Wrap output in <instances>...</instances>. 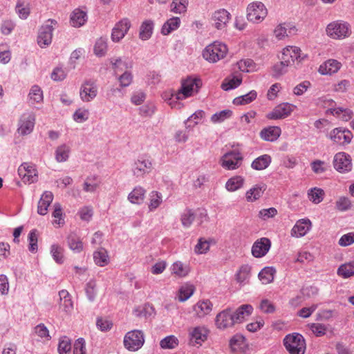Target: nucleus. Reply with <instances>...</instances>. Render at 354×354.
<instances>
[{"label": "nucleus", "instance_id": "f257e3e1", "mask_svg": "<svg viewBox=\"0 0 354 354\" xmlns=\"http://www.w3.org/2000/svg\"><path fill=\"white\" fill-rule=\"evenodd\" d=\"M253 311V307L250 304H243L233 310L227 308L217 314L215 318V325L220 330L233 327L245 320Z\"/></svg>", "mask_w": 354, "mask_h": 354}, {"label": "nucleus", "instance_id": "f03ea898", "mask_svg": "<svg viewBox=\"0 0 354 354\" xmlns=\"http://www.w3.org/2000/svg\"><path fill=\"white\" fill-rule=\"evenodd\" d=\"M202 82L201 79L197 77H189L183 81L181 88L178 93L171 95L170 100L174 99L179 100H184L188 97L193 95L198 91L201 88Z\"/></svg>", "mask_w": 354, "mask_h": 354}, {"label": "nucleus", "instance_id": "7ed1b4c3", "mask_svg": "<svg viewBox=\"0 0 354 354\" xmlns=\"http://www.w3.org/2000/svg\"><path fill=\"white\" fill-rule=\"evenodd\" d=\"M326 32L333 39H344L348 37L352 32L351 25L341 20L330 23L326 26Z\"/></svg>", "mask_w": 354, "mask_h": 354}, {"label": "nucleus", "instance_id": "20e7f679", "mask_svg": "<svg viewBox=\"0 0 354 354\" xmlns=\"http://www.w3.org/2000/svg\"><path fill=\"white\" fill-rule=\"evenodd\" d=\"M283 344L290 354H304L306 351L305 339L299 333L287 335L283 339Z\"/></svg>", "mask_w": 354, "mask_h": 354}, {"label": "nucleus", "instance_id": "39448f33", "mask_svg": "<svg viewBox=\"0 0 354 354\" xmlns=\"http://www.w3.org/2000/svg\"><path fill=\"white\" fill-rule=\"evenodd\" d=\"M227 53L225 44L215 41L207 46L203 52V57L209 62H216L223 59Z\"/></svg>", "mask_w": 354, "mask_h": 354}, {"label": "nucleus", "instance_id": "423d86ee", "mask_svg": "<svg viewBox=\"0 0 354 354\" xmlns=\"http://www.w3.org/2000/svg\"><path fill=\"white\" fill-rule=\"evenodd\" d=\"M124 346L130 351L139 350L145 343L143 332L140 330H133L126 333L124 337Z\"/></svg>", "mask_w": 354, "mask_h": 354}, {"label": "nucleus", "instance_id": "0eeeda50", "mask_svg": "<svg viewBox=\"0 0 354 354\" xmlns=\"http://www.w3.org/2000/svg\"><path fill=\"white\" fill-rule=\"evenodd\" d=\"M57 24L56 20L49 19L41 26L37 37V43L41 48H45L51 44L53 32Z\"/></svg>", "mask_w": 354, "mask_h": 354}, {"label": "nucleus", "instance_id": "6e6552de", "mask_svg": "<svg viewBox=\"0 0 354 354\" xmlns=\"http://www.w3.org/2000/svg\"><path fill=\"white\" fill-rule=\"evenodd\" d=\"M268 10L265 5L260 1L250 3L247 8V19L253 23L261 22L267 16Z\"/></svg>", "mask_w": 354, "mask_h": 354}, {"label": "nucleus", "instance_id": "1a4fd4ad", "mask_svg": "<svg viewBox=\"0 0 354 354\" xmlns=\"http://www.w3.org/2000/svg\"><path fill=\"white\" fill-rule=\"evenodd\" d=\"M326 137L335 144L346 145L351 142L353 133L348 129L337 127L330 131Z\"/></svg>", "mask_w": 354, "mask_h": 354}, {"label": "nucleus", "instance_id": "9d476101", "mask_svg": "<svg viewBox=\"0 0 354 354\" xmlns=\"http://www.w3.org/2000/svg\"><path fill=\"white\" fill-rule=\"evenodd\" d=\"M242 160L243 156L239 151H231L221 158L220 164L225 169L234 170L241 165Z\"/></svg>", "mask_w": 354, "mask_h": 354}, {"label": "nucleus", "instance_id": "9b49d317", "mask_svg": "<svg viewBox=\"0 0 354 354\" xmlns=\"http://www.w3.org/2000/svg\"><path fill=\"white\" fill-rule=\"evenodd\" d=\"M35 124V115L32 112L24 113L18 121L17 132L21 136L32 133Z\"/></svg>", "mask_w": 354, "mask_h": 354}, {"label": "nucleus", "instance_id": "f8f14e48", "mask_svg": "<svg viewBox=\"0 0 354 354\" xmlns=\"http://www.w3.org/2000/svg\"><path fill=\"white\" fill-rule=\"evenodd\" d=\"M18 174L24 183H33L37 180V172L35 165L24 162L18 169Z\"/></svg>", "mask_w": 354, "mask_h": 354}, {"label": "nucleus", "instance_id": "ddd939ff", "mask_svg": "<svg viewBox=\"0 0 354 354\" xmlns=\"http://www.w3.org/2000/svg\"><path fill=\"white\" fill-rule=\"evenodd\" d=\"M333 165L335 169L341 173L351 171L352 164L350 156L344 152L337 153L334 157Z\"/></svg>", "mask_w": 354, "mask_h": 354}, {"label": "nucleus", "instance_id": "4468645a", "mask_svg": "<svg viewBox=\"0 0 354 354\" xmlns=\"http://www.w3.org/2000/svg\"><path fill=\"white\" fill-rule=\"evenodd\" d=\"M230 19V13L223 8L216 10L212 16L213 25L218 30L225 29Z\"/></svg>", "mask_w": 354, "mask_h": 354}, {"label": "nucleus", "instance_id": "2eb2a0df", "mask_svg": "<svg viewBox=\"0 0 354 354\" xmlns=\"http://www.w3.org/2000/svg\"><path fill=\"white\" fill-rule=\"evenodd\" d=\"M294 105L289 103H282L277 106L271 112L268 113L267 118L271 120H279L288 117L293 111Z\"/></svg>", "mask_w": 354, "mask_h": 354}, {"label": "nucleus", "instance_id": "dca6fc26", "mask_svg": "<svg viewBox=\"0 0 354 354\" xmlns=\"http://www.w3.org/2000/svg\"><path fill=\"white\" fill-rule=\"evenodd\" d=\"M97 88L92 81L84 82L80 88V95L83 102H88L92 101L97 95Z\"/></svg>", "mask_w": 354, "mask_h": 354}, {"label": "nucleus", "instance_id": "f3484780", "mask_svg": "<svg viewBox=\"0 0 354 354\" xmlns=\"http://www.w3.org/2000/svg\"><path fill=\"white\" fill-rule=\"evenodd\" d=\"M151 168L152 163L151 160L145 157H140L135 161L132 171L135 176L143 177L151 171Z\"/></svg>", "mask_w": 354, "mask_h": 354}, {"label": "nucleus", "instance_id": "a211bd4d", "mask_svg": "<svg viewBox=\"0 0 354 354\" xmlns=\"http://www.w3.org/2000/svg\"><path fill=\"white\" fill-rule=\"evenodd\" d=\"M130 27L131 23L128 19H123L117 23L112 30V41L114 42H118L125 36Z\"/></svg>", "mask_w": 354, "mask_h": 354}, {"label": "nucleus", "instance_id": "6ab92c4d", "mask_svg": "<svg viewBox=\"0 0 354 354\" xmlns=\"http://www.w3.org/2000/svg\"><path fill=\"white\" fill-rule=\"evenodd\" d=\"M281 59L283 60L288 65L294 63L295 61L300 62L303 59L301 57V50L296 46H288L285 48L281 54Z\"/></svg>", "mask_w": 354, "mask_h": 354}, {"label": "nucleus", "instance_id": "aec40b11", "mask_svg": "<svg viewBox=\"0 0 354 354\" xmlns=\"http://www.w3.org/2000/svg\"><path fill=\"white\" fill-rule=\"evenodd\" d=\"M270 245L271 243L268 239L261 238L254 243L252 247V254L254 257H262L269 251Z\"/></svg>", "mask_w": 354, "mask_h": 354}, {"label": "nucleus", "instance_id": "412c9836", "mask_svg": "<svg viewBox=\"0 0 354 354\" xmlns=\"http://www.w3.org/2000/svg\"><path fill=\"white\" fill-rule=\"evenodd\" d=\"M209 330L204 326H196L189 330L190 341L201 345L207 338Z\"/></svg>", "mask_w": 354, "mask_h": 354}, {"label": "nucleus", "instance_id": "4be33fe9", "mask_svg": "<svg viewBox=\"0 0 354 354\" xmlns=\"http://www.w3.org/2000/svg\"><path fill=\"white\" fill-rule=\"evenodd\" d=\"M311 226L312 223L308 218L299 219L291 230V235L296 237L304 236L310 230Z\"/></svg>", "mask_w": 354, "mask_h": 354}, {"label": "nucleus", "instance_id": "5701e85b", "mask_svg": "<svg viewBox=\"0 0 354 354\" xmlns=\"http://www.w3.org/2000/svg\"><path fill=\"white\" fill-rule=\"evenodd\" d=\"M212 307L213 304L209 300H202L193 306V310L196 317L203 318L211 313Z\"/></svg>", "mask_w": 354, "mask_h": 354}, {"label": "nucleus", "instance_id": "b1692460", "mask_svg": "<svg viewBox=\"0 0 354 354\" xmlns=\"http://www.w3.org/2000/svg\"><path fill=\"white\" fill-rule=\"evenodd\" d=\"M230 347L232 352L244 353L248 348L245 337L239 333L234 335L230 340Z\"/></svg>", "mask_w": 354, "mask_h": 354}, {"label": "nucleus", "instance_id": "393cba45", "mask_svg": "<svg viewBox=\"0 0 354 354\" xmlns=\"http://www.w3.org/2000/svg\"><path fill=\"white\" fill-rule=\"evenodd\" d=\"M342 64L336 59H330L319 66V72L322 75H331L337 73Z\"/></svg>", "mask_w": 354, "mask_h": 354}, {"label": "nucleus", "instance_id": "a878e982", "mask_svg": "<svg viewBox=\"0 0 354 354\" xmlns=\"http://www.w3.org/2000/svg\"><path fill=\"white\" fill-rule=\"evenodd\" d=\"M59 308L66 313H70L73 309V303L71 296L66 290H62L59 292Z\"/></svg>", "mask_w": 354, "mask_h": 354}, {"label": "nucleus", "instance_id": "bb28decb", "mask_svg": "<svg viewBox=\"0 0 354 354\" xmlns=\"http://www.w3.org/2000/svg\"><path fill=\"white\" fill-rule=\"evenodd\" d=\"M281 133V129L279 127H269L263 129L260 131V137L263 140L268 142H273L277 140Z\"/></svg>", "mask_w": 354, "mask_h": 354}, {"label": "nucleus", "instance_id": "cd10ccee", "mask_svg": "<svg viewBox=\"0 0 354 354\" xmlns=\"http://www.w3.org/2000/svg\"><path fill=\"white\" fill-rule=\"evenodd\" d=\"M53 200V194L51 192L46 191L42 194L37 207V212L40 215H46L47 214L48 207Z\"/></svg>", "mask_w": 354, "mask_h": 354}, {"label": "nucleus", "instance_id": "c85d7f7f", "mask_svg": "<svg viewBox=\"0 0 354 354\" xmlns=\"http://www.w3.org/2000/svg\"><path fill=\"white\" fill-rule=\"evenodd\" d=\"M86 20V12L79 8L75 9L71 15L70 22L73 27H80L83 26Z\"/></svg>", "mask_w": 354, "mask_h": 354}, {"label": "nucleus", "instance_id": "c756f323", "mask_svg": "<svg viewBox=\"0 0 354 354\" xmlns=\"http://www.w3.org/2000/svg\"><path fill=\"white\" fill-rule=\"evenodd\" d=\"M146 190L141 186H136L128 195V200L132 204L142 203L145 197Z\"/></svg>", "mask_w": 354, "mask_h": 354}, {"label": "nucleus", "instance_id": "7c9ffc66", "mask_svg": "<svg viewBox=\"0 0 354 354\" xmlns=\"http://www.w3.org/2000/svg\"><path fill=\"white\" fill-rule=\"evenodd\" d=\"M266 185H256L248 191H247L245 194L246 200L248 202H254L259 199L264 191L266 190Z\"/></svg>", "mask_w": 354, "mask_h": 354}, {"label": "nucleus", "instance_id": "2f4dec72", "mask_svg": "<svg viewBox=\"0 0 354 354\" xmlns=\"http://www.w3.org/2000/svg\"><path fill=\"white\" fill-rule=\"evenodd\" d=\"M71 153V148L66 144L58 146L55 151V158L57 162H64L68 160Z\"/></svg>", "mask_w": 354, "mask_h": 354}, {"label": "nucleus", "instance_id": "473e14b6", "mask_svg": "<svg viewBox=\"0 0 354 354\" xmlns=\"http://www.w3.org/2000/svg\"><path fill=\"white\" fill-rule=\"evenodd\" d=\"M180 24V19L179 17H173L169 19L162 26L161 32L164 35L170 34L172 31L178 28Z\"/></svg>", "mask_w": 354, "mask_h": 354}, {"label": "nucleus", "instance_id": "72a5a7b5", "mask_svg": "<svg viewBox=\"0 0 354 354\" xmlns=\"http://www.w3.org/2000/svg\"><path fill=\"white\" fill-rule=\"evenodd\" d=\"M271 157L268 154L260 156L253 160L251 167L255 170L265 169L271 163Z\"/></svg>", "mask_w": 354, "mask_h": 354}, {"label": "nucleus", "instance_id": "f704fd0d", "mask_svg": "<svg viewBox=\"0 0 354 354\" xmlns=\"http://www.w3.org/2000/svg\"><path fill=\"white\" fill-rule=\"evenodd\" d=\"M276 270L273 267H266L259 273V279L263 284H268L274 280Z\"/></svg>", "mask_w": 354, "mask_h": 354}, {"label": "nucleus", "instance_id": "c9c22d12", "mask_svg": "<svg viewBox=\"0 0 354 354\" xmlns=\"http://www.w3.org/2000/svg\"><path fill=\"white\" fill-rule=\"evenodd\" d=\"M171 272L178 277H184L189 272V267L181 261H176L172 264Z\"/></svg>", "mask_w": 354, "mask_h": 354}, {"label": "nucleus", "instance_id": "e433bc0d", "mask_svg": "<svg viewBox=\"0 0 354 354\" xmlns=\"http://www.w3.org/2000/svg\"><path fill=\"white\" fill-rule=\"evenodd\" d=\"M149 197L148 208L149 211L152 212L156 209L162 203V195L157 191H152L150 192Z\"/></svg>", "mask_w": 354, "mask_h": 354}, {"label": "nucleus", "instance_id": "4c0bfd02", "mask_svg": "<svg viewBox=\"0 0 354 354\" xmlns=\"http://www.w3.org/2000/svg\"><path fill=\"white\" fill-rule=\"evenodd\" d=\"M244 184V178L240 176L230 178L225 184V188L229 192H235L241 188Z\"/></svg>", "mask_w": 354, "mask_h": 354}, {"label": "nucleus", "instance_id": "58836bf2", "mask_svg": "<svg viewBox=\"0 0 354 354\" xmlns=\"http://www.w3.org/2000/svg\"><path fill=\"white\" fill-rule=\"evenodd\" d=\"M153 23L151 20L145 21L140 29V38L142 40L149 39L153 32Z\"/></svg>", "mask_w": 354, "mask_h": 354}, {"label": "nucleus", "instance_id": "ea45409f", "mask_svg": "<svg viewBox=\"0 0 354 354\" xmlns=\"http://www.w3.org/2000/svg\"><path fill=\"white\" fill-rule=\"evenodd\" d=\"M257 97V93L255 91H250L245 95L237 97L234 99L233 103L235 105H244L248 104L254 101Z\"/></svg>", "mask_w": 354, "mask_h": 354}, {"label": "nucleus", "instance_id": "a19ab883", "mask_svg": "<svg viewBox=\"0 0 354 354\" xmlns=\"http://www.w3.org/2000/svg\"><path fill=\"white\" fill-rule=\"evenodd\" d=\"M68 245L74 252L79 253L83 250V243L80 239L75 234H71L68 237Z\"/></svg>", "mask_w": 354, "mask_h": 354}, {"label": "nucleus", "instance_id": "79ce46f5", "mask_svg": "<svg viewBox=\"0 0 354 354\" xmlns=\"http://www.w3.org/2000/svg\"><path fill=\"white\" fill-rule=\"evenodd\" d=\"M194 287L192 284H185L178 290V300L181 302L187 300L194 292Z\"/></svg>", "mask_w": 354, "mask_h": 354}, {"label": "nucleus", "instance_id": "37998d69", "mask_svg": "<svg viewBox=\"0 0 354 354\" xmlns=\"http://www.w3.org/2000/svg\"><path fill=\"white\" fill-rule=\"evenodd\" d=\"M251 268L248 265H243L236 274V280L240 284L245 283L250 278Z\"/></svg>", "mask_w": 354, "mask_h": 354}, {"label": "nucleus", "instance_id": "c03bdc74", "mask_svg": "<svg viewBox=\"0 0 354 354\" xmlns=\"http://www.w3.org/2000/svg\"><path fill=\"white\" fill-rule=\"evenodd\" d=\"M28 96L29 102L32 104L43 101V92L41 88L37 85H34L31 87Z\"/></svg>", "mask_w": 354, "mask_h": 354}, {"label": "nucleus", "instance_id": "a18cd8bd", "mask_svg": "<svg viewBox=\"0 0 354 354\" xmlns=\"http://www.w3.org/2000/svg\"><path fill=\"white\" fill-rule=\"evenodd\" d=\"M93 259L95 263L99 266H104L109 263V256L106 250L104 248H100L95 252L93 253Z\"/></svg>", "mask_w": 354, "mask_h": 354}, {"label": "nucleus", "instance_id": "49530a36", "mask_svg": "<svg viewBox=\"0 0 354 354\" xmlns=\"http://www.w3.org/2000/svg\"><path fill=\"white\" fill-rule=\"evenodd\" d=\"M337 274L344 278H348L354 275V261L341 265L337 270Z\"/></svg>", "mask_w": 354, "mask_h": 354}, {"label": "nucleus", "instance_id": "de8ad7c7", "mask_svg": "<svg viewBox=\"0 0 354 354\" xmlns=\"http://www.w3.org/2000/svg\"><path fill=\"white\" fill-rule=\"evenodd\" d=\"M242 82L241 77L234 76L232 78H226L221 84L224 91H229L237 88Z\"/></svg>", "mask_w": 354, "mask_h": 354}, {"label": "nucleus", "instance_id": "09e8293b", "mask_svg": "<svg viewBox=\"0 0 354 354\" xmlns=\"http://www.w3.org/2000/svg\"><path fill=\"white\" fill-rule=\"evenodd\" d=\"M308 198L315 204H318L323 201L324 192L317 187L310 189L308 192Z\"/></svg>", "mask_w": 354, "mask_h": 354}, {"label": "nucleus", "instance_id": "8fccbe9b", "mask_svg": "<svg viewBox=\"0 0 354 354\" xmlns=\"http://www.w3.org/2000/svg\"><path fill=\"white\" fill-rule=\"evenodd\" d=\"M178 339L174 335H169L163 338L160 342V346L163 349H173L178 345Z\"/></svg>", "mask_w": 354, "mask_h": 354}, {"label": "nucleus", "instance_id": "3c124183", "mask_svg": "<svg viewBox=\"0 0 354 354\" xmlns=\"http://www.w3.org/2000/svg\"><path fill=\"white\" fill-rule=\"evenodd\" d=\"M188 0H173L171 3V11L174 13H183L186 12Z\"/></svg>", "mask_w": 354, "mask_h": 354}, {"label": "nucleus", "instance_id": "603ef678", "mask_svg": "<svg viewBox=\"0 0 354 354\" xmlns=\"http://www.w3.org/2000/svg\"><path fill=\"white\" fill-rule=\"evenodd\" d=\"M232 112L229 109H225L216 112L211 117V121L213 123H221L232 116Z\"/></svg>", "mask_w": 354, "mask_h": 354}, {"label": "nucleus", "instance_id": "864d4df0", "mask_svg": "<svg viewBox=\"0 0 354 354\" xmlns=\"http://www.w3.org/2000/svg\"><path fill=\"white\" fill-rule=\"evenodd\" d=\"M16 12L22 19H26L30 15V6L28 3L18 1L15 7Z\"/></svg>", "mask_w": 354, "mask_h": 354}, {"label": "nucleus", "instance_id": "5fc2aeb1", "mask_svg": "<svg viewBox=\"0 0 354 354\" xmlns=\"http://www.w3.org/2000/svg\"><path fill=\"white\" fill-rule=\"evenodd\" d=\"M89 111L85 108L77 109L73 115V119L78 123L86 122L89 118Z\"/></svg>", "mask_w": 354, "mask_h": 354}, {"label": "nucleus", "instance_id": "6e6d98bb", "mask_svg": "<svg viewBox=\"0 0 354 354\" xmlns=\"http://www.w3.org/2000/svg\"><path fill=\"white\" fill-rule=\"evenodd\" d=\"M239 69L243 72H252L255 70V64L250 59H241L237 62Z\"/></svg>", "mask_w": 354, "mask_h": 354}, {"label": "nucleus", "instance_id": "4d7b16f0", "mask_svg": "<svg viewBox=\"0 0 354 354\" xmlns=\"http://www.w3.org/2000/svg\"><path fill=\"white\" fill-rule=\"evenodd\" d=\"M107 51L106 40L103 38H100L95 42L94 46V52L97 56H104Z\"/></svg>", "mask_w": 354, "mask_h": 354}, {"label": "nucleus", "instance_id": "13d9d810", "mask_svg": "<svg viewBox=\"0 0 354 354\" xmlns=\"http://www.w3.org/2000/svg\"><path fill=\"white\" fill-rule=\"evenodd\" d=\"M71 351V342L69 338L64 337L59 339L58 352L59 354H69Z\"/></svg>", "mask_w": 354, "mask_h": 354}, {"label": "nucleus", "instance_id": "bf43d9fd", "mask_svg": "<svg viewBox=\"0 0 354 354\" xmlns=\"http://www.w3.org/2000/svg\"><path fill=\"white\" fill-rule=\"evenodd\" d=\"M195 218L194 213L191 209H185L181 214L180 221L185 227H189Z\"/></svg>", "mask_w": 354, "mask_h": 354}, {"label": "nucleus", "instance_id": "052dcab7", "mask_svg": "<svg viewBox=\"0 0 354 354\" xmlns=\"http://www.w3.org/2000/svg\"><path fill=\"white\" fill-rule=\"evenodd\" d=\"M50 253L53 259L59 264L64 262L63 248L58 245H53L50 248Z\"/></svg>", "mask_w": 354, "mask_h": 354}, {"label": "nucleus", "instance_id": "680f3d73", "mask_svg": "<svg viewBox=\"0 0 354 354\" xmlns=\"http://www.w3.org/2000/svg\"><path fill=\"white\" fill-rule=\"evenodd\" d=\"M29 241L28 250L30 252L35 253L37 251L38 235L36 230H31L28 236Z\"/></svg>", "mask_w": 354, "mask_h": 354}, {"label": "nucleus", "instance_id": "e2e57ef3", "mask_svg": "<svg viewBox=\"0 0 354 354\" xmlns=\"http://www.w3.org/2000/svg\"><path fill=\"white\" fill-rule=\"evenodd\" d=\"M54 211L53 216L54 217L53 224L61 225L64 224V220L63 218L62 208L59 203H55Z\"/></svg>", "mask_w": 354, "mask_h": 354}, {"label": "nucleus", "instance_id": "0e129e2a", "mask_svg": "<svg viewBox=\"0 0 354 354\" xmlns=\"http://www.w3.org/2000/svg\"><path fill=\"white\" fill-rule=\"evenodd\" d=\"M111 63L115 73L122 72L128 68L127 64L121 57L111 58Z\"/></svg>", "mask_w": 354, "mask_h": 354}, {"label": "nucleus", "instance_id": "69168bd1", "mask_svg": "<svg viewBox=\"0 0 354 354\" xmlns=\"http://www.w3.org/2000/svg\"><path fill=\"white\" fill-rule=\"evenodd\" d=\"M287 25L286 24H280L277 26L274 31V35L279 39H282L285 37L288 36L289 33H291V30H295V27L290 28L288 32Z\"/></svg>", "mask_w": 354, "mask_h": 354}, {"label": "nucleus", "instance_id": "338daca9", "mask_svg": "<svg viewBox=\"0 0 354 354\" xmlns=\"http://www.w3.org/2000/svg\"><path fill=\"white\" fill-rule=\"evenodd\" d=\"M85 290L88 299L91 301H94L97 295L95 281L93 280L88 281L86 286Z\"/></svg>", "mask_w": 354, "mask_h": 354}, {"label": "nucleus", "instance_id": "774afa93", "mask_svg": "<svg viewBox=\"0 0 354 354\" xmlns=\"http://www.w3.org/2000/svg\"><path fill=\"white\" fill-rule=\"evenodd\" d=\"M156 110V106L153 103H147L139 109V113L143 117H151Z\"/></svg>", "mask_w": 354, "mask_h": 354}]
</instances>
